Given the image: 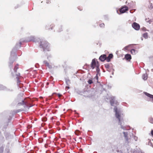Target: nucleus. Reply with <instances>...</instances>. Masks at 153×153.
I'll return each instance as SVG.
<instances>
[{
  "label": "nucleus",
  "mask_w": 153,
  "mask_h": 153,
  "mask_svg": "<svg viewBox=\"0 0 153 153\" xmlns=\"http://www.w3.org/2000/svg\"><path fill=\"white\" fill-rule=\"evenodd\" d=\"M110 102L111 106H114V111L115 112V116L116 118L119 120V124L121 126V128L123 130H128L129 127H128L124 126L123 125V114L122 113V111L120 109H117L115 105H119V103L117 100H115L114 97L112 96L110 98Z\"/></svg>",
  "instance_id": "nucleus-1"
},
{
  "label": "nucleus",
  "mask_w": 153,
  "mask_h": 153,
  "mask_svg": "<svg viewBox=\"0 0 153 153\" xmlns=\"http://www.w3.org/2000/svg\"><path fill=\"white\" fill-rule=\"evenodd\" d=\"M21 42V41H20L19 43H16L15 47L13 48L11 52L9 63V66L10 67L11 64H12L16 56V55L15 54V52L17 49L20 48L22 44Z\"/></svg>",
  "instance_id": "nucleus-2"
},
{
  "label": "nucleus",
  "mask_w": 153,
  "mask_h": 153,
  "mask_svg": "<svg viewBox=\"0 0 153 153\" xmlns=\"http://www.w3.org/2000/svg\"><path fill=\"white\" fill-rule=\"evenodd\" d=\"M9 67L10 68V71L11 72V75L13 76H16V78L17 79V85H19L20 82L19 80V76L20 75V74L19 73H17V70L19 68V65L17 64L15 65L14 69L12 70V64L11 65L10 67L9 66Z\"/></svg>",
  "instance_id": "nucleus-3"
},
{
  "label": "nucleus",
  "mask_w": 153,
  "mask_h": 153,
  "mask_svg": "<svg viewBox=\"0 0 153 153\" xmlns=\"http://www.w3.org/2000/svg\"><path fill=\"white\" fill-rule=\"evenodd\" d=\"M40 46L41 48H43L44 51L46 50L48 51H50L49 45L48 42L46 41L42 40V41H40Z\"/></svg>",
  "instance_id": "nucleus-4"
},
{
  "label": "nucleus",
  "mask_w": 153,
  "mask_h": 153,
  "mask_svg": "<svg viewBox=\"0 0 153 153\" xmlns=\"http://www.w3.org/2000/svg\"><path fill=\"white\" fill-rule=\"evenodd\" d=\"M96 72H97V74H96V76L92 80L91 79H89L88 80V83L89 84H91L93 83V80H94L95 81V82H97L98 83V74H99L100 75V69L98 67H97L96 68Z\"/></svg>",
  "instance_id": "nucleus-5"
},
{
  "label": "nucleus",
  "mask_w": 153,
  "mask_h": 153,
  "mask_svg": "<svg viewBox=\"0 0 153 153\" xmlns=\"http://www.w3.org/2000/svg\"><path fill=\"white\" fill-rule=\"evenodd\" d=\"M17 105L18 106L24 105V107L26 108V107H28L27 101L25 100V99L24 100H22L21 102H19L18 103Z\"/></svg>",
  "instance_id": "nucleus-6"
},
{
  "label": "nucleus",
  "mask_w": 153,
  "mask_h": 153,
  "mask_svg": "<svg viewBox=\"0 0 153 153\" xmlns=\"http://www.w3.org/2000/svg\"><path fill=\"white\" fill-rule=\"evenodd\" d=\"M37 41V39L34 36H31L28 37L26 40V41L27 42L33 41L35 42H36ZM25 41H26L25 40H23L22 41L23 42Z\"/></svg>",
  "instance_id": "nucleus-7"
},
{
  "label": "nucleus",
  "mask_w": 153,
  "mask_h": 153,
  "mask_svg": "<svg viewBox=\"0 0 153 153\" xmlns=\"http://www.w3.org/2000/svg\"><path fill=\"white\" fill-rule=\"evenodd\" d=\"M123 133L125 137V142L126 143H128L130 142V139L128 137V133L126 132H123Z\"/></svg>",
  "instance_id": "nucleus-8"
},
{
  "label": "nucleus",
  "mask_w": 153,
  "mask_h": 153,
  "mask_svg": "<svg viewBox=\"0 0 153 153\" xmlns=\"http://www.w3.org/2000/svg\"><path fill=\"white\" fill-rule=\"evenodd\" d=\"M132 27L135 30H138L140 28L139 25L136 22H134L132 25Z\"/></svg>",
  "instance_id": "nucleus-9"
},
{
  "label": "nucleus",
  "mask_w": 153,
  "mask_h": 153,
  "mask_svg": "<svg viewBox=\"0 0 153 153\" xmlns=\"http://www.w3.org/2000/svg\"><path fill=\"white\" fill-rule=\"evenodd\" d=\"M96 61L94 59H93L92 60L91 63V67L92 68V69H94L95 67H96V68H97V67H98V66H96Z\"/></svg>",
  "instance_id": "nucleus-10"
},
{
  "label": "nucleus",
  "mask_w": 153,
  "mask_h": 153,
  "mask_svg": "<svg viewBox=\"0 0 153 153\" xmlns=\"http://www.w3.org/2000/svg\"><path fill=\"white\" fill-rule=\"evenodd\" d=\"M128 10V7L127 6H125L121 8L120 10V12L121 13H124Z\"/></svg>",
  "instance_id": "nucleus-11"
},
{
  "label": "nucleus",
  "mask_w": 153,
  "mask_h": 153,
  "mask_svg": "<svg viewBox=\"0 0 153 153\" xmlns=\"http://www.w3.org/2000/svg\"><path fill=\"white\" fill-rule=\"evenodd\" d=\"M106 59V55L103 54L101 55L99 57V60L102 62L104 61Z\"/></svg>",
  "instance_id": "nucleus-12"
},
{
  "label": "nucleus",
  "mask_w": 153,
  "mask_h": 153,
  "mask_svg": "<svg viewBox=\"0 0 153 153\" xmlns=\"http://www.w3.org/2000/svg\"><path fill=\"white\" fill-rule=\"evenodd\" d=\"M113 57V55L112 54H110L107 57L106 56V60L107 62H109L110 61L111 59Z\"/></svg>",
  "instance_id": "nucleus-13"
},
{
  "label": "nucleus",
  "mask_w": 153,
  "mask_h": 153,
  "mask_svg": "<svg viewBox=\"0 0 153 153\" xmlns=\"http://www.w3.org/2000/svg\"><path fill=\"white\" fill-rule=\"evenodd\" d=\"M144 93L146 96L151 98V101L153 102V95L147 93L146 92H144Z\"/></svg>",
  "instance_id": "nucleus-14"
},
{
  "label": "nucleus",
  "mask_w": 153,
  "mask_h": 153,
  "mask_svg": "<svg viewBox=\"0 0 153 153\" xmlns=\"http://www.w3.org/2000/svg\"><path fill=\"white\" fill-rule=\"evenodd\" d=\"M105 66L106 68L107 71L109 72H111L112 68H110L109 65L108 63L105 64Z\"/></svg>",
  "instance_id": "nucleus-15"
},
{
  "label": "nucleus",
  "mask_w": 153,
  "mask_h": 153,
  "mask_svg": "<svg viewBox=\"0 0 153 153\" xmlns=\"http://www.w3.org/2000/svg\"><path fill=\"white\" fill-rule=\"evenodd\" d=\"M43 63L45 65H46V66H47V67H48V68H49V69L51 68H52L51 66L49 65V63L47 61H45V60L44 61H43Z\"/></svg>",
  "instance_id": "nucleus-16"
},
{
  "label": "nucleus",
  "mask_w": 153,
  "mask_h": 153,
  "mask_svg": "<svg viewBox=\"0 0 153 153\" xmlns=\"http://www.w3.org/2000/svg\"><path fill=\"white\" fill-rule=\"evenodd\" d=\"M125 57L127 60H130L131 59V55L129 54H126L125 55Z\"/></svg>",
  "instance_id": "nucleus-17"
},
{
  "label": "nucleus",
  "mask_w": 153,
  "mask_h": 153,
  "mask_svg": "<svg viewBox=\"0 0 153 153\" xmlns=\"http://www.w3.org/2000/svg\"><path fill=\"white\" fill-rule=\"evenodd\" d=\"M6 88V87L2 85H0V90H4Z\"/></svg>",
  "instance_id": "nucleus-18"
},
{
  "label": "nucleus",
  "mask_w": 153,
  "mask_h": 153,
  "mask_svg": "<svg viewBox=\"0 0 153 153\" xmlns=\"http://www.w3.org/2000/svg\"><path fill=\"white\" fill-rule=\"evenodd\" d=\"M134 44L132 45H129L127 46H126L123 49V50H128V47L130 46H131L132 45H133Z\"/></svg>",
  "instance_id": "nucleus-19"
},
{
  "label": "nucleus",
  "mask_w": 153,
  "mask_h": 153,
  "mask_svg": "<svg viewBox=\"0 0 153 153\" xmlns=\"http://www.w3.org/2000/svg\"><path fill=\"white\" fill-rule=\"evenodd\" d=\"M149 121L152 123H153V118L150 117L149 118Z\"/></svg>",
  "instance_id": "nucleus-20"
},
{
  "label": "nucleus",
  "mask_w": 153,
  "mask_h": 153,
  "mask_svg": "<svg viewBox=\"0 0 153 153\" xmlns=\"http://www.w3.org/2000/svg\"><path fill=\"white\" fill-rule=\"evenodd\" d=\"M143 37L145 39H147L148 38V35L147 33H145L143 34Z\"/></svg>",
  "instance_id": "nucleus-21"
},
{
  "label": "nucleus",
  "mask_w": 153,
  "mask_h": 153,
  "mask_svg": "<svg viewBox=\"0 0 153 153\" xmlns=\"http://www.w3.org/2000/svg\"><path fill=\"white\" fill-rule=\"evenodd\" d=\"M142 78L143 79L146 80L147 79V76L146 74H143L142 76Z\"/></svg>",
  "instance_id": "nucleus-22"
},
{
  "label": "nucleus",
  "mask_w": 153,
  "mask_h": 153,
  "mask_svg": "<svg viewBox=\"0 0 153 153\" xmlns=\"http://www.w3.org/2000/svg\"><path fill=\"white\" fill-rule=\"evenodd\" d=\"M136 52H137V51H136L134 49H132L131 50V53L133 54H135Z\"/></svg>",
  "instance_id": "nucleus-23"
},
{
  "label": "nucleus",
  "mask_w": 153,
  "mask_h": 153,
  "mask_svg": "<svg viewBox=\"0 0 153 153\" xmlns=\"http://www.w3.org/2000/svg\"><path fill=\"white\" fill-rule=\"evenodd\" d=\"M75 133L77 135H79L80 134V131L78 130H76L75 132Z\"/></svg>",
  "instance_id": "nucleus-24"
},
{
  "label": "nucleus",
  "mask_w": 153,
  "mask_h": 153,
  "mask_svg": "<svg viewBox=\"0 0 153 153\" xmlns=\"http://www.w3.org/2000/svg\"><path fill=\"white\" fill-rule=\"evenodd\" d=\"M148 7L150 9L153 8V6L152 5V3H150L148 6Z\"/></svg>",
  "instance_id": "nucleus-25"
},
{
  "label": "nucleus",
  "mask_w": 153,
  "mask_h": 153,
  "mask_svg": "<svg viewBox=\"0 0 153 153\" xmlns=\"http://www.w3.org/2000/svg\"><path fill=\"white\" fill-rule=\"evenodd\" d=\"M65 81L68 85L70 83V80L68 78H66L65 79Z\"/></svg>",
  "instance_id": "nucleus-26"
},
{
  "label": "nucleus",
  "mask_w": 153,
  "mask_h": 153,
  "mask_svg": "<svg viewBox=\"0 0 153 153\" xmlns=\"http://www.w3.org/2000/svg\"><path fill=\"white\" fill-rule=\"evenodd\" d=\"M132 137L134 138V139L135 140V141H137V139H138V138L137 137L135 136H134L133 135V134H132Z\"/></svg>",
  "instance_id": "nucleus-27"
},
{
  "label": "nucleus",
  "mask_w": 153,
  "mask_h": 153,
  "mask_svg": "<svg viewBox=\"0 0 153 153\" xmlns=\"http://www.w3.org/2000/svg\"><path fill=\"white\" fill-rule=\"evenodd\" d=\"M4 148L2 147L0 148V153H2L3 151Z\"/></svg>",
  "instance_id": "nucleus-28"
},
{
  "label": "nucleus",
  "mask_w": 153,
  "mask_h": 153,
  "mask_svg": "<svg viewBox=\"0 0 153 153\" xmlns=\"http://www.w3.org/2000/svg\"><path fill=\"white\" fill-rule=\"evenodd\" d=\"M27 105H28V107H26V108H27L28 109H29V108L30 107H31L33 106L32 105H31L30 104H29L28 102H27Z\"/></svg>",
  "instance_id": "nucleus-29"
},
{
  "label": "nucleus",
  "mask_w": 153,
  "mask_h": 153,
  "mask_svg": "<svg viewBox=\"0 0 153 153\" xmlns=\"http://www.w3.org/2000/svg\"><path fill=\"white\" fill-rule=\"evenodd\" d=\"M104 26H105V25L104 23H102L100 25V26L101 27H104Z\"/></svg>",
  "instance_id": "nucleus-30"
},
{
  "label": "nucleus",
  "mask_w": 153,
  "mask_h": 153,
  "mask_svg": "<svg viewBox=\"0 0 153 153\" xmlns=\"http://www.w3.org/2000/svg\"><path fill=\"white\" fill-rule=\"evenodd\" d=\"M60 27L61 28V29L58 30V32H60L62 30V26H60Z\"/></svg>",
  "instance_id": "nucleus-31"
},
{
  "label": "nucleus",
  "mask_w": 153,
  "mask_h": 153,
  "mask_svg": "<svg viewBox=\"0 0 153 153\" xmlns=\"http://www.w3.org/2000/svg\"><path fill=\"white\" fill-rule=\"evenodd\" d=\"M57 94L58 95V97H61V96H62V95L60 94Z\"/></svg>",
  "instance_id": "nucleus-32"
},
{
  "label": "nucleus",
  "mask_w": 153,
  "mask_h": 153,
  "mask_svg": "<svg viewBox=\"0 0 153 153\" xmlns=\"http://www.w3.org/2000/svg\"><path fill=\"white\" fill-rule=\"evenodd\" d=\"M151 133L152 135L153 136V130L151 131Z\"/></svg>",
  "instance_id": "nucleus-33"
},
{
  "label": "nucleus",
  "mask_w": 153,
  "mask_h": 153,
  "mask_svg": "<svg viewBox=\"0 0 153 153\" xmlns=\"http://www.w3.org/2000/svg\"><path fill=\"white\" fill-rule=\"evenodd\" d=\"M49 2H50V1H49L48 0H47V1H46V3H47V4H49Z\"/></svg>",
  "instance_id": "nucleus-34"
},
{
  "label": "nucleus",
  "mask_w": 153,
  "mask_h": 153,
  "mask_svg": "<svg viewBox=\"0 0 153 153\" xmlns=\"http://www.w3.org/2000/svg\"><path fill=\"white\" fill-rule=\"evenodd\" d=\"M45 28L46 29H50V28H48V27L47 26H46V27H45Z\"/></svg>",
  "instance_id": "nucleus-35"
},
{
  "label": "nucleus",
  "mask_w": 153,
  "mask_h": 153,
  "mask_svg": "<svg viewBox=\"0 0 153 153\" xmlns=\"http://www.w3.org/2000/svg\"><path fill=\"white\" fill-rule=\"evenodd\" d=\"M112 69L113 70V71L112 72V75H113L114 74V69H113V68Z\"/></svg>",
  "instance_id": "nucleus-36"
},
{
  "label": "nucleus",
  "mask_w": 153,
  "mask_h": 153,
  "mask_svg": "<svg viewBox=\"0 0 153 153\" xmlns=\"http://www.w3.org/2000/svg\"><path fill=\"white\" fill-rule=\"evenodd\" d=\"M141 40H143V37H141Z\"/></svg>",
  "instance_id": "nucleus-37"
},
{
  "label": "nucleus",
  "mask_w": 153,
  "mask_h": 153,
  "mask_svg": "<svg viewBox=\"0 0 153 153\" xmlns=\"http://www.w3.org/2000/svg\"><path fill=\"white\" fill-rule=\"evenodd\" d=\"M49 58V56H48L47 57V59H48Z\"/></svg>",
  "instance_id": "nucleus-38"
},
{
  "label": "nucleus",
  "mask_w": 153,
  "mask_h": 153,
  "mask_svg": "<svg viewBox=\"0 0 153 153\" xmlns=\"http://www.w3.org/2000/svg\"><path fill=\"white\" fill-rule=\"evenodd\" d=\"M66 88H69V87H66Z\"/></svg>",
  "instance_id": "nucleus-39"
},
{
  "label": "nucleus",
  "mask_w": 153,
  "mask_h": 153,
  "mask_svg": "<svg viewBox=\"0 0 153 153\" xmlns=\"http://www.w3.org/2000/svg\"><path fill=\"white\" fill-rule=\"evenodd\" d=\"M79 138L80 139H81L82 138V137H80Z\"/></svg>",
  "instance_id": "nucleus-40"
},
{
  "label": "nucleus",
  "mask_w": 153,
  "mask_h": 153,
  "mask_svg": "<svg viewBox=\"0 0 153 153\" xmlns=\"http://www.w3.org/2000/svg\"><path fill=\"white\" fill-rule=\"evenodd\" d=\"M117 12L118 13V10L117 11Z\"/></svg>",
  "instance_id": "nucleus-41"
},
{
  "label": "nucleus",
  "mask_w": 153,
  "mask_h": 153,
  "mask_svg": "<svg viewBox=\"0 0 153 153\" xmlns=\"http://www.w3.org/2000/svg\"><path fill=\"white\" fill-rule=\"evenodd\" d=\"M152 71H153V69H152Z\"/></svg>",
  "instance_id": "nucleus-42"
},
{
  "label": "nucleus",
  "mask_w": 153,
  "mask_h": 153,
  "mask_svg": "<svg viewBox=\"0 0 153 153\" xmlns=\"http://www.w3.org/2000/svg\"><path fill=\"white\" fill-rule=\"evenodd\" d=\"M17 7H18V6H17L16 7V8H17Z\"/></svg>",
  "instance_id": "nucleus-43"
},
{
  "label": "nucleus",
  "mask_w": 153,
  "mask_h": 153,
  "mask_svg": "<svg viewBox=\"0 0 153 153\" xmlns=\"http://www.w3.org/2000/svg\"><path fill=\"white\" fill-rule=\"evenodd\" d=\"M152 140L153 141V139H152Z\"/></svg>",
  "instance_id": "nucleus-44"
}]
</instances>
